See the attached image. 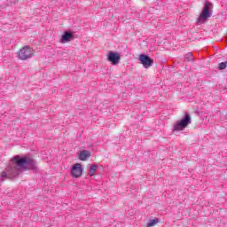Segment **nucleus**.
<instances>
[{
    "instance_id": "1",
    "label": "nucleus",
    "mask_w": 227,
    "mask_h": 227,
    "mask_svg": "<svg viewBox=\"0 0 227 227\" xmlns=\"http://www.w3.org/2000/svg\"><path fill=\"white\" fill-rule=\"evenodd\" d=\"M22 168L31 169V171H35V173L39 170L36 161L32 158H21L19 155H15L11 159L5 169L0 174V182L19 176Z\"/></svg>"
},
{
    "instance_id": "2",
    "label": "nucleus",
    "mask_w": 227,
    "mask_h": 227,
    "mask_svg": "<svg viewBox=\"0 0 227 227\" xmlns=\"http://www.w3.org/2000/svg\"><path fill=\"white\" fill-rule=\"evenodd\" d=\"M191 123V115L189 114H185L180 121H177L176 123L174 124V130L176 132H180L184 129H187Z\"/></svg>"
},
{
    "instance_id": "3",
    "label": "nucleus",
    "mask_w": 227,
    "mask_h": 227,
    "mask_svg": "<svg viewBox=\"0 0 227 227\" xmlns=\"http://www.w3.org/2000/svg\"><path fill=\"white\" fill-rule=\"evenodd\" d=\"M211 8L212 3L207 1L200 17L197 20L198 24H203L205 20H207L208 19H210V17H212V12H210Z\"/></svg>"
},
{
    "instance_id": "4",
    "label": "nucleus",
    "mask_w": 227,
    "mask_h": 227,
    "mask_svg": "<svg viewBox=\"0 0 227 227\" xmlns=\"http://www.w3.org/2000/svg\"><path fill=\"white\" fill-rule=\"evenodd\" d=\"M35 55V51H33V49L29 46H24L20 51H19V58L22 61H26V59H31L33 56Z\"/></svg>"
},
{
    "instance_id": "5",
    "label": "nucleus",
    "mask_w": 227,
    "mask_h": 227,
    "mask_svg": "<svg viewBox=\"0 0 227 227\" xmlns=\"http://www.w3.org/2000/svg\"><path fill=\"white\" fill-rule=\"evenodd\" d=\"M139 61L143 65L144 68H150V67L153 66V59H150L148 55L140 54Z\"/></svg>"
},
{
    "instance_id": "6",
    "label": "nucleus",
    "mask_w": 227,
    "mask_h": 227,
    "mask_svg": "<svg viewBox=\"0 0 227 227\" xmlns=\"http://www.w3.org/2000/svg\"><path fill=\"white\" fill-rule=\"evenodd\" d=\"M71 175L74 178H79L82 176V166L81 163H76L72 167Z\"/></svg>"
},
{
    "instance_id": "7",
    "label": "nucleus",
    "mask_w": 227,
    "mask_h": 227,
    "mask_svg": "<svg viewBox=\"0 0 227 227\" xmlns=\"http://www.w3.org/2000/svg\"><path fill=\"white\" fill-rule=\"evenodd\" d=\"M120 59H121V57L118 52L109 51L107 61L112 63V65H118L120 63Z\"/></svg>"
},
{
    "instance_id": "8",
    "label": "nucleus",
    "mask_w": 227,
    "mask_h": 227,
    "mask_svg": "<svg viewBox=\"0 0 227 227\" xmlns=\"http://www.w3.org/2000/svg\"><path fill=\"white\" fill-rule=\"evenodd\" d=\"M89 157H91V153L86 150L82 151L79 154L80 160H86Z\"/></svg>"
},
{
    "instance_id": "9",
    "label": "nucleus",
    "mask_w": 227,
    "mask_h": 227,
    "mask_svg": "<svg viewBox=\"0 0 227 227\" xmlns=\"http://www.w3.org/2000/svg\"><path fill=\"white\" fill-rule=\"evenodd\" d=\"M74 38V35L70 32H65L62 35V42H70Z\"/></svg>"
},
{
    "instance_id": "10",
    "label": "nucleus",
    "mask_w": 227,
    "mask_h": 227,
    "mask_svg": "<svg viewBox=\"0 0 227 227\" xmlns=\"http://www.w3.org/2000/svg\"><path fill=\"white\" fill-rule=\"evenodd\" d=\"M97 165H91L90 169H89V175L90 176H93L95 175V173H97Z\"/></svg>"
},
{
    "instance_id": "11",
    "label": "nucleus",
    "mask_w": 227,
    "mask_h": 227,
    "mask_svg": "<svg viewBox=\"0 0 227 227\" xmlns=\"http://www.w3.org/2000/svg\"><path fill=\"white\" fill-rule=\"evenodd\" d=\"M157 223H159V218H154L153 220H150L148 223H147V227H153V226H155L157 224Z\"/></svg>"
},
{
    "instance_id": "12",
    "label": "nucleus",
    "mask_w": 227,
    "mask_h": 227,
    "mask_svg": "<svg viewBox=\"0 0 227 227\" xmlns=\"http://www.w3.org/2000/svg\"><path fill=\"white\" fill-rule=\"evenodd\" d=\"M184 59H185V61H194V58L192 57V52H188L184 56Z\"/></svg>"
},
{
    "instance_id": "13",
    "label": "nucleus",
    "mask_w": 227,
    "mask_h": 227,
    "mask_svg": "<svg viewBox=\"0 0 227 227\" xmlns=\"http://www.w3.org/2000/svg\"><path fill=\"white\" fill-rule=\"evenodd\" d=\"M226 67H227V62H222L219 64V70H226Z\"/></svg>"
}]
</instances>
